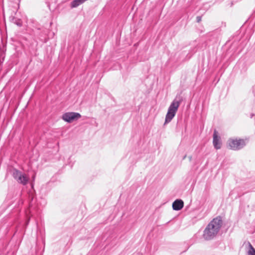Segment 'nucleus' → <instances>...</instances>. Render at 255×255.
<instances>
[{
	"label": "nucleus",
	"mask_w": 255,
	"mask_h": 255,
	"mask_svg": "<svg viewBox=\"0 0 255 255\" xmlns=\"http://www.w3.org/2000/svg\"><path fill=\"white\" fill-rule=\"evenodd\" d=\"M17 24L19 26L20 25V24H19V23H17Z\"/></svg>",
	"instance_id": "2eb2a0df"
},
{
	"label": "nucleus",
	"mask_w": 255,
	"mask_h": 255,
	"mask_svg": "<svg viewBox=\"0 0 255 255\" xmlns=\"http://www.w3.org/2000/svg\"><path fill=\"white\" fill-rule=\"evenodd\" d=\"M12 175L14 179L18 183L23 185H25L28 182L29 178L22 172L14 168L12 171Z\"/></svg>",
	"instance_id": "20e7f679"
},
{
	"label": "nucleus",
	"mask_w": 255,
	"mask_h": 255,
	"mask_svg": "<svg viewBox=\"0 0 255 255\" xmlns=\"http://www.w3.org/2000/svg\"><path fill=\"white\" fill-rule=\"evenodd\" d=\"M184 206V202L181 199H176L172 203V208L174 210H180Z\"/></svg>",
	"instance_id": "0eeeda50"
},
{
	"label": "nucleus",
	"mask_w": 255,
	"mask_h": 255,
	"mask_svg": "<svg viewBox=\"0 0 255 255\" xmlns=\"http://www.w3.org/2000/svg\"><path fill=\"white\" fill-rule=\"evenodd\" d=\"M29 221H30V217H29V218H28L27 221V222H26V226L28 224V223H29Z\"/></svg>",
	"instance_id": "f8f14e48"
},
{
	"label": "nucleus",
	"mask_w": 255,
	"mask_h": 255,
	"mask_svg": "<svg viewBox=\"0 0 255 255\" xmlns=\"http://www.w3.org/2000/svg\"><path fill=\"white\" fill-rule=\"evenodd\" d=\"M186 157V155H184V157H183V159H184Z\"/></svg>",
	"instance_id": "4468645a"
},
{
	"label": "nucleus",
	"mask_w": 255,
	"mask_h": 255,
	"mask_svg": "<svg viewBox=\"0 0 255 255\" xmlns=\"http://www.w3.org/2000/svg\"><path fill=\"white\" fill-rule=\"evenodd\" d=\"M201 16H198L197 17V22H200L201 21Z\"/></svg>",
	"instance_id": "9d476101"
},
{
	"label": "nucleus",
	"mask_w": 255,
	"mask_h": 255,
	"mask_svg": "<svg viewBox=\"0 0 255 255\" xmlns=\"http://www.w3.org/2000/svg\"><path fill=\"white\" fill-rule=\"evenodd\" d=\"M31 208H32V202H30L29 203V211L30 212H31Z\"/></svg>",
	"instance_id": "9b49d317"
},
{
	"label": "nucleus",
	"mask_w": 255,
	"mask_h": 255,
	"mask_svg": "<svg viewBox=\"0 0 255 255\" xmlns=\"http://www.w3.org/2000/svg\"><path fill=\"white\" fill-rule=\"evenodd\" d=\"M223 224L222 218L218 216L213 219L204 231L203 238L205 240H211L219 233Z\"/></svg>",
	"instance_id": "f257e3e1"
},
{
	"label": "nucleus",
	"mask_w": 255,
	"mask_h": 255,
	"mask_svg": "<svg viewBox=\"0 0 255 255\" xmlns=\"http://www.w3.org/2000/svg\"><path fill=\"white\" fill-rule=\"evenodd\" d=\"M189 160L191 161L192 159V156H189Z\"/></svg>",
	"instance_id": "ddd939ff"
},
{
	"label": "nucleus",
	"mask_w": 255,
	"mask_h": 255,
	"mask_svg": "<svg viewBox=\"0 0 255 255\" xmlns=\"http://www.w3.org/2000/svg\"><path fill=\"white\" fill-rule=\"evenodd\" d=\"M247 255H255V249L250 243H249V250Z\"/></svg>",
	"instance_id": "1a4fd4ad"
},
{
	"label": "nucleus",
	"mask_w": 255,
	"mask_h": 255,
	"mask_svg": "<svg viewBox=\"0 0 255 255\" xmlns=\"http://www.w3.org/2000/svg\"><path fill=\"white\" fill-rule=\"evenodd\" d=\"M81 117L78 113L67 112L63 114L62 119L64 121L70 123L75 120H77Z\"/></svg>",
	"instance_id": "39448f33"
},
{
	"label": "nucleus",
	"mask_w": 255,
	"mask_h": 255,
	"mask_svg": "<svg viewBox=\"0 0 255 255\" xmlns=\"http://www.w3.org/2000/svg\"><path fill=\"white\" fill-rule=\"evenodd\" d=\"M213 144L214 147L216 149H219L222 146V141L221 137L218 135V132L216 130H214L213 135Z\"/></svg>",
	"instance_id": "423d86ee"
},
{
	"label": "nucleus",
	"mask_w": 255,
	"mask_h": 255,
	"mask_svg": "<svg viewBox=\"0 0 255 255\" xmlns=\"http://www.w3.org/2000/svg\"><path fill=\"white\" fill-rule=\"evenodd\" d=\"M33 27L35 28V29H36L38 31H40V32L38 31L36 32L37 34H38L40 35V36H43L46 35H47L48 33V30L43 27H41L40 25H39L38 24H35V25H33Z\"/></svg>",
	"instance_id": "6e6552de"
},
{
	"label": "nucleus",
	"mask_w": 255,
	"mask_h": 255,
	"mask_svg": "<svg viewBox=\"0 0 255 255\" xmlns=\"http://www.w3.org/2000/svg\"><path fill=\"white\" fill-rule=\"evenodd\" d=\"M227 144L231 149L239 150L245 146L246 142L245 140L241 138H230Z\"/></svg>",
	"instance_id": "7ed1b4c3"
},
{
	"label": "nucleus",
	"mask_w": 255,
	"mask_h": 255,
	"mask_svg": "<svg viewBox=\"0 0 255 255\" xmlns=\"http://www.w3.org/2000/svg\"><path fill=\"white\" fill-rule=\"evenodd\" d=\"M181 102V100H177V98H176L171 103L166 115L164 125L170 122L175 117Z\"/></svg>",
	"instance_id": "f03ea898"
}]
</instances>
